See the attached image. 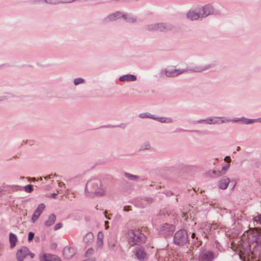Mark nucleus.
I'll list each match as a JSON object with an SVG mask.
<instances>
[{
	"mask_svg": "<svg viewBox=\"0 0 261 261\" xmlns=\"http://www.w3.org/2000/svg\"><path fill=\"white\" fill-rule=\"evenodd\" d=\"M191 237H192V238H194L195 237V233H193L192 234Z\"/></svg>",
	"mask_w": 261,
	"mask_h": 261,
	"instance_id": "46",
	"label": "nucleus"
},
{
	"mask_svg": "<svg viewBox=\"0 0 261 261\" xmlns=\"http://www.w3.org/2000/svg\"><path fill=\"white\" fill-rule=\"evenodd\" d=\"M215 258L214 253L211 251H202L198 256V261H213Z\"/></svg>",
	"mask_w": 261,
	"mask_h": 261,
	"instance_id": "8",
	"label": "nucleus"
},
{
	"mask_svg": "<svg viewBox=\"0 0 261 261\" xmlns=\"http://www.w3.org/2000/svg\"><path fill=\"white\" fill-rule=\"evenodd\" d=\"M137 80L135 75L133 74H125L119 77V81L121 82L131 81L134 82Z\"/></svg>",
	"mask_w": 261,
	"mask_h": 261,
	"instance_id": "15",
	"label": "nucleus"
},
{
	"mask_svg": "<svg viewBox=\"0 0 261 261\" xmlns=\"http://www.w3.org/2000/svg\"><path fill=\"white\" fill-rule=\"evenodd\" d=\"M240 149V147H238L237 150H239Z\"/></svg>",
	"mask_w": 261,
	"mask_h": 261,
	"instance_id": "48",
	"label": "nucleus"
},
{
	"mask_svg": "<svg viewBox=\"0 0 261 261\" xmlns=\"http://www.w3.org/2000/svg\"><path fill=\"white\" fill-rule=\"evenodd\" d=\"M200 17H206L211 14V7L210 6H205L201 8L199 11Z\"/></svg>",
	"mask_w": 261,
	"mask_h": 261,
	"instance_id": "13",
	"label": "nucleus"
},
{
	"mask_svg": "<svg viewBox=\"0 0 261 261\" xmlns=\"http://www.w3.org/2000/svg\"><path fill=\"white\" fill-rule=\"evenodd\" d=\"M203 120H199L198 122H200L201 121H203ZM205 121H206L207 123H209V124H211L212 123V119H208V120H206Z\"/></svg>",
	"mask_w": 261,
	"mask_h": 261,
	"instance_id": "42",
	"label": "nucleus"
},
{
	"mask_svg": "<svg viewBox=\"0 0 261 261\" xmlns=\"http://www.w3.org/2000/svg\"><path fill=\"white\" fill-rule=\"evenodd\" d=\"M124 212H128L131 210L129 206H125L123 207V209Z\"/></svg>",
	"mask_w": 261,
	"mask_h": 261,
	"instance_id": "40",
	"label": "nucleus"
},
{
	"mask_svg": "<svg viewBox=\"0 0 261 261\" xmlns=\"http://www.w3.org/2000/svg\"><path fill=\"white\" fill-rule=\"evenodd\" d=\"M85 191L91 194L102 196L105 195V191L102 188L100 180L94 178L89 180L86 186Z\"/></svg>",
	"mask_w": 261,
	"mask_h": 261,
	"instance_id": "3",
	"label": "nucleus"
},
{
	"mask_svg": "<svg viewBox=\"0 0 261 261\" xmlns=\"http://www.w3.org/2000/svg\"><path fill=\"white\" fill-rule=\"evenodd\" d=\"M34 237V233L33 232H30L29 233L28 241H31L33 240Z\"/></svg>",
	"mask_w": 261,
	"mask_h": 261,
	"instance_id": "36",
	"label": "nucleus"
},
{
	"mask_svg": "<svg viewBox=\"0 0 261 261\" xmlns=\"http://www.w3.org/2000/svg\"><path fill=\"white\" fill-rule=\"evenodd\" d=\"M134 253L137 258L140 261H145L148 257V255L142 247H136Z\"/></svg>",
	"mask_w": 261,
	"mask_h": 261,
	"instance_id": "7",
	"label": "nucleus"
},
{
	"mask_svg": "<svg viewBox=\"0 0 261 261\" xmlns=\"http://www.w3.org/2000/svg\"><path fill=\"white\" fill-rule=\"evenodd\" d=\"M240 257L245 261L261 257V233L252 230L248 233V242L244 243L240 249Z\"/></svg>",
	"mask_w": 261,
	"mask_h": 261,
	"instance_id": "1",
	"label": "nucleus"
},
{
	"mask_svg": "<svg viewBox=\"0 0 261 261\" xmlns=\"http://www.w3.org/2000/svg\"><path fill=\"white\" fill-rule=\"evenodd\" d=\"M75 0H60V3H71Z\"/></svg>",
	"mask_w": 261,
	"mask_h": 261,
	"instance_id": "39",
	"label": "nucleus"
},
{
	"mask_svg": "<svg viewBox=\"0 0 261 261\" xmlns=\"http://www.w3.org/2000/svg\"><path fill=\"white\" fill-rule=\"evenodd\" d=\"M93 240V236L92 233H88L84 238V241L87 243H90Z\"/></svg>",
	"mask_w": 261,
	"mask_h": 261,
	"instance_id": "24",
	"label": "nucleus"
},
{
	"mask_svg": "<svg viewBox=\"0 0 261 261\" xmlns=\"http://www.w3.org/2000/svg\"><path fill=\"white\" fill-rule=\"evenodd\" d=\"M122 17L128 22H134L136 21V18L133 16L122 15Z\"/></svg>",
	"mask_w": 261,
	"mask_h": 261,
	"instance_id": "25",
	"label": "nucleus"
},
{
	"mask_svg": "<svg viewBox=\"0 0 261 261\" xmlns=\"http://www.w3.org/2000/svg\"><path fill=\"white\" fill-rule=\"evenodd\" d=\"M229 182V178L227 177H225L220 181L219 188L221 189L225 190L227 188Z\"/></svg>",
	"mask_w": 261,
	"mask_h": 261,
	"instance_id": "17",
	"label": "nucleus"
},
{
	"mask_svg": "<svg viewBox=\"0 0 261 261\" xmlns=\"http://www.w3.org/2000/svg\"><path fill=\"white\" fill-rule=\"evenodd\" d=\"M124 175L127 179L131 180H137L139 178V177L137 175H133L127 172L124 173Z\"/></svg>",
	"mask_w": 261,
	"mask_h": 261,
	"instance_id": "26",
	"label": "nucleus"
},
{
	"mask_svg": "<svg viewBox=\"0 0 261 261\" xmlns=\"http://www.w3.org/2000/svg\"><path fill=\"white\" fill-rule=\"evenodd\" d=\"M152 118L154 119H155V120H158L159 121H160L161 122H165L167 119V118L166 117L155 118V117H153Z\"/></svg>",
	"mask_w": 261,
	"mask_h": 261,
	"instance_id": "34",
	"label": "nucleus"
},
{
	"mask_svg": "<svg viewBox=\"0 0 261 261\" xmlns=\"http://www.w3.org/2000/svg\"><path fill=\"white\" fill-rule=\"evenodd\" d=\"M186 71L181 69H165L164 72L167 77H175Z\"/></svg>",
	"mask_w": 261,
	"mask_h": 261,
	"instance_id": "12",
	"label": "nucleus"
},
{
	"mask_svg": "<svg viewBox=\"0 0 261 261\" xmlns=\"http://www.w3.org/2000/svg\"><path fill=\"white\" fill-rule=\"evenodd\" d=\"M108 246L110 250L116 251L118 248L117 241L114 237H110L108 240Z\"/></svg>",
	"mask_w": 261,
	"mask_h": 261,
	"instance_id": "14",
	"label": "nucleus"
},
{
	"mask_svg": "<svg viewBox=\"0 0 261 261\" xmlns=\"http://www.w3.org/2000/svg\"><path fill=\"white\" fill-rule=\"evenodd\" d=\"M84 82V80L82 78H76L74 79V83L75 85H77L83 83Z\"/></svg>",
	"mask_w": 261,
	"mask_h": 261,
	"instance_id": "31",
	"label": "nucleus"
},
{
	"mask_svg": "<svg viewBox=\"0 0 261 261\" xmlns=\"http://www.w3.org/2000/svg\"><path fill=\"white\" fill-rule=\"evenodd\" d=\"M25 192L31 193L33 190V187L31 185H28L24 187Z\"/></svg>",
	"mask_w": 261,
	"mask_h": 261,
	"instance_id": "28",
	"label": "nucleus"
},
{
	"mask_svg": "<svg viewBox=\"0 0 261 261\" xmlns=\"http://www.w3.org/2000/svg\"><path fill=\"white\" fill-rule=\"evenodd\" d=\"M257 120H258L259 122H261V118L260 119H257Z\"/></svg>",
	"mask_w": 261,
	"mask_h": 261,
	"instance_id": "47",
	"label": "nucleus"
},
{
	"mask_svg": "<svg viewBox=\"0 0 261 261\" xmlns=\"http://www.w3.org/2000/svg\"><path fill=\"white\" fill-rule=\"evenodd\" d=\"M206 176L208 177H218L221 175L220 171H208L205 173Z\"/></svg>",
	"mask_w": 261,
	"mask_h": 261,
	"instance_id": "23",
	"label": "nucleus"
},
{
	"mask_svg": "<svg viewBox=\"0 0 261 261\" xmlns=\"http://www.w3.org/2000/svg\"><path fill=\"white\" fill-rule=\"evenodd\" d=\"M17 240V239L16 235L13 233H10L9 236V241L11 248H13L15 246Z\"/></svg>",
	"mask_w": 261,
	"mask_h": 261,
	"instance_id": "22",
	"label": "nucleus"
},
{
	"mask_svg": "<svg viewBox=\"0 0 261 261\" xmlns=\"http://www.w3.org/2000/svg\"><path fill=\"white\" fill-rule=\"evenodd\" d=\"M1 192V189H0V192Z\"/></svg>",
	"mask_w": 261,
	"mask_h": 261,
	"instance_id": "49",
	"label": "nucleus"
},
{
	"mask_svg": "<svg viewBox=\"0 0 261 261\" xmlns=\"http://www.w3.org/2000/svg\"><path fill=\"white\" fill-rule=\"evenodd\" d=\"M175 229V227L174 225L165 223L160 226L159 232L161 234L165 237H168L172 235Z\"/></svg>",
	"mask_w": 261,
	"mask_h": 261,
	"instance_id": "5",
	"label": "nucleus"
},
{
	"mask_svg": "<svg viewBox=\"0 0 261 261\" xmlns=\"http://www.w3.org/2000/svg\"><path fill=\"white\" fill-rule=\"evenodd\" d=\"M189 241L187 232L185 229H180L174 235L173 243L174 244L181 246L186 244Z\"/></svg>",
	"mask_w": 261,
	"mask_h": 261,
	"instance_id": "4",
	"label": "nucleus"
},
{
	"mask_svg": "<svg viewBox=\"0 0 261 261\" xmlns=\"http://www.w3.org/2000/svg\"><path fill=\"white\" fill-rule=\"evenodd\" d=\"M257 121V119H248L247 120V121L246 122V123L247 124H249V123H253L255 121Z\"/></svg>",
	"mask_w": 261,
	"mask_h": 261,
	"instance_id": "41",
	"label": "nucleus"
},
{
	"mask_svg": "<svg viewBox=\"0 0 261 261\" xmlns=\"http://www.w3.org/2000/svg\"><path fill=\"white\" fill-rule=\"evenodd\" d=\"M147 27L148 30L161 32H167L172 29L171 24L164 23L152 24L148 25Z\"/></svg>",
	"mask_w": 261,
	"mask_h": 261,
	"instance_id": "6",
	"label": "nucleus"
},
{
	"mask_svg": "<svg viewBox=\"0 0 261 261\" xmlns=\"http://www.w3.org/2000/svg\"><path fill=\"white\" fill-rule=\"evenodd\" d=\"M139 116H140V117L142 118H147V117H149V118H152V117H151V116H149L146 113H141V114H140Z\"/></svg>",
	"mask_w": 261,
	"mask_h": 261,
	"instance_id": "37",
	"label": "nucleus"
},
{
	"mask_svg": "<svg viewBox=\"0 0 261 261\" xmlns=\"http://www.w3.org/2000/svg\"><path fill=\"white\" fill-rule=\"evenodd\" d=\"M29 255H30L31 258H33L34 257V254H33V253H29Z\"/></svg>",
	"mask_w": 261,
	"mask_h": 261,
	"instance_id": "45",
	"label": "nucleus"
},
{
	"mask_svg": "<svg viewBox=\"0 0 261 261\" xmlns=\"http://www.w3.org/2000/svg\"><path fill=\"white\" fill-rule=\"evenodd\" d=\"M253 220L257 223L261 224V214H257V216H254Z\"/></svg>",
	"mask_w": 261,
	"mask_h": 261,
	"instance_id": "29",
	"label": "nucleus"
},
{
	"mask_svg": "<svg viewBox=\"0 0 261 261\" xmlns=\"http://www.w3.org/2000/svg\"><path fill=\"white\" fill-rule=\"evenodd\" d=\"M75 253V249L73 247H66L64 248L63 251V254L66 259L72 258Z\"/></svg>",
	"mask_w": 261,
	"mask_h": 261,
	"instance_id": "10",
	"label": "nucleus"
},
{
	"mask_svg": "<svg viewBox=\"0 0 261 261\" xmlns=\"http://www.w3.org/2000/svg\"><path fill=\"white\" fill-rule=\"evenodd\" d=\"M229 166L230 165L229 164H226L225 165V166H224L222 168V170L220 171L221 172V175L223 174H224L225 173L226 171L228 170V169L229 168Z\"/></svg>",
	"mask_w": 261,
	"mask_h": 261,
	"instance_id": "33",
	"label": "nucleus"
},
{
	"mask_svg": "<svg viewBox=\"0 0 261 261\" xmlns=\"http://www.w3.org/2000/svg\"><path fill=\"white\" fill-rule=\"evenodd\" d=\"M125 237L128 244L132 246L140 245L146 241L145 235L137 228L128 229L125 233Z\"/></svg>",
	"mask_w": 261,
	"mask_h": 261,
	"instance_id": "2",
	"label": "nucleus"
},
{
	"mask_svg": "<svg viewBox=\"0 0 261 261\" xmlns=\"http://www.w3.org/2000/svg\"><path fill=\"white\" fill-rule=\"evenodd\" d=\"M41 261H61V259L55 255H44V256L41 258Z\"/></svg>",
	"mask_w": 261,
	"mask_h": 261,
	"instance_id": "19",
	"label": "nucleus"
},
{
	"mask_svg": "<svg viewBox=\"0 0 261 261\" xmlns=\"http://www.w3.org/2000/svg\"><path fill=\"white\" fill-rule=\"evenodd\" d=\"M103 234L101 232H99L97 234V241L96 245L98 248H101L103 246Z\"/></svg>",
	"mask_w": 261,
	"mask_h": 261,
	"instance_id": "20",
	"label": "nucleus"
},
{
	"mask_svg": "<svg viewBox=\"0 0 261 261\" xmlns=\"http://www.w3.org/2000/svg\"><path fill=\"white\" fill-rule=\"evenodd\" d=\"M209 68V66L203 67H195V68L190 69V71L194 72H201L204 70H206Z\"/></svg>",
	"mask_w": 261,
	"mask_h": 261,
	"instance_id": "27",
	"label": "nucleus"
},
{
	"mask_svg": "<svg viewBox=\"0 0 261 261\" xmlns=\"http://www.w3.org/2000/svg\"><path fill=\"white\" fill-rule=\"evenodd\" d=\"M58 194L57 193H53L52 194V196L53 197H54V198H56Z\"/></svg>",
	"mask_w": 261,
	"mask_h": 261,
	"instance_id": "44",
	"label": "nucleus"
},
{
	"mask_svg": "<svg viewBox=\"0 0 261 261\" xmlns=\"http://www.w3.org/2000/svg\"><path fill=\"white\" fill-rule=\"evenodd\" d=\"M45 2L48 4L51 5L60 3V0H45Z\"/></svg>",
	"mask_w": 261,
	"mask_h": 261,
	"instance_id": "30",
	"label": "nucleus"
},
{
	"mask_svg": "<svg viewBox=\"0 0 261 261\" xmlns=\"http://www.w3.org/2000/svg\"><path fill=\"white\" fill-rule=\"evenodd\" d=\"M150 148V145L148 143H145L142 146L143 149H148Z\"/></svg>",
	"mask_w": 261,
	"mask_h": 261,
	"instance_id": "38",
	"label": "nucleus"
},
{
	"mask_svg": "<svg viewBox=\"0 0 261 261\" xmlns=\"http://www.w3.org/2000/svg\"><path fill=\"white\" fill-rule=\"evenodd\" d=\"M63 226V224L62 223H58L57 224H56L54 227V230H57L58 229H59L60 228H61Z\"/></svg>",
	"mask_w": 261,
	"mask_h": 261,
	"instance_id": "35",
	"label": "nucleus"
},
{
	"mask_svg": "<svg viewBox=\"0 0 261 261\" xmlns=\"http://www.w3.org/2000/svg\"><path fill=\"white\" fill-rule=\"evenodd\" d=\"M29 254V250L26 247H22L16 253L17 259L18 261H23L25 257Z\"/></svg>",
	"mask_w": 261,
	"mask_h": 261,
	"instance_id": "9",
	"label": "nucleus"
},
{
	"mask_svg": "<svg viewBox=\"0 0 261 261\" xmlns=\"http://www.w3.org/2000/svg\"><path fill=\"white\" fill-rule=\"evenodd\" d=\"M94 252V249L92 248H90L88 249V250L86 251L85 253V256L86 257L90 256Z\"/></svg>",
	"mask_w": 261,
	"mask_h": 261,
	"instance_id": "32",
	"label": "nucleus"
},
{
	"mask_svg": "<svg viewBox=\"0 0 261 261\" xmlns=\"http://www.w3.org/2000/svg\"><path fill=\"white\" fill-rule=\"evenodd\" d=\"M122 17L121 13L117 12L116 13L110 15L106 19V20L112 21L116 20L118 18Z\"/></svg>",
	"mask_w": 261,
	"mask_h": 261,
	"instance_id": "21",
	"label": "nucleus"
},
{
	"mask_svg": "<svg viewBox=\"0 0 261 261\" xmlns=\"http://www.w3.org/2000/svg\"><path fill=\"white\" fill-rule=\"evenodd\" d=\"M44 208L45 205L43 203H41L38 205L37 209L35 211L32 217V221L33 223L36 221Z\"/></svg>",
	"mask_w": 261,
	"mask_h": 261,
	"instance_id": "11",
	"label": "nucleus"
},
{
	"mask_svg": "<svg viewBox=\"0 0 261 261\" xmlns=\"http://www.w3.org/2000/svg\"><path fill=\"white\" fill-rule=\"evenodd\" d=\"M224 160L229 163L230 162V158L229 156H227L225 158Z\"/></svg>",
	"mask_w": 261,
	"mask_h": 261,
	"instance_id": "43",
	"label": "nucleus"
},
{
	"mask_svg": "<svg viewBox=\"0 0 261 261\" xmlns=\"http://www.w3.org/2000/svg\"><path fill=\"white\" fill-rule=\"evenodd\" d=\"M56 220V216L54 214L50 215L46 221L44 222V225L46 227L51 226L55 222Z\"/></svg>",
	"mask_w": 261,
	"mask_h": 261,
	"instance_id": "16",
	"label": "nucleus"
},
{
	"mask_svg": "<svg viewBox=\"0 0 261 261\" xmlns=\"http://www.w3.org/2000/svg\"><path fill=\"white\" fill-rule=\"evenodd\" d=\"M187 17L192 20H197L200 17V14H199V11L198 12L190 11L187 13Z\"/></svg>",
	"mask_w": 261,
	"mask_h": 261,
	"instance_id": "18",
	"label": "nucleus"
}]
</instances>
